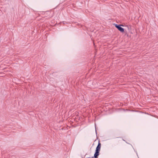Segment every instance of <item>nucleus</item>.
<instances>
[{
  "instance_id": "nucleus-1",
  "label": "nucleus",
  "mask_w": 158,
  "mask_h": 158,
  "mask_svg": "<svg viewBox=\"0 0 158 158\" xmlns=\"http://www.w3.org/2000/svg\"><path fill=\"white\" fill-rule=\"evenodd\" d=\"M101 146V144L100 143V141H99L98 142V146L96 147V150H95V152L94 153V156L92 157V158L94 157L95 158H97L98 157V156L99 155V153L100 150Z\"/></svg>"
},
{
  "instance_id": "nucleus-2",
  "label": "nucleus",
  "mask_w": 158,
  "mask_h": 158,
  "mask_svg": "<svg viewBox=\"0 0 158 158\" xmlns=\"http://www.w3.org/2000/svg\"><path fill=\"white\" fill-rule=\"evenodd\" d=\"M114 25L115 27L118 29L121 32H123L124 31V29L121 27V26H123L122 25H118L116 24H114Z\"/></svg>"
}]
</instances>
